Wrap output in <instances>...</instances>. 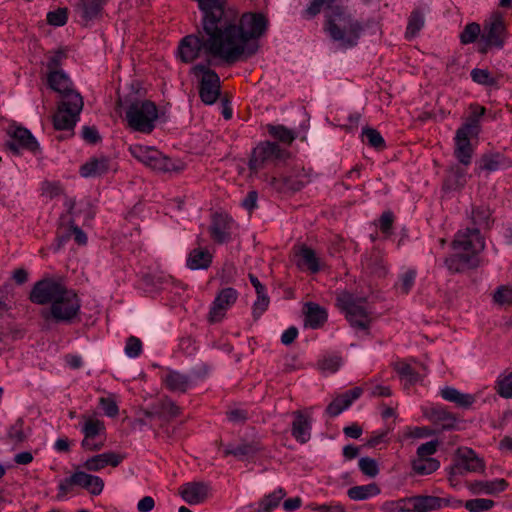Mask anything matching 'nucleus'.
Instances as JSON below:
<instances>
[{
    "label": "nucleus",
    "instance_id": "38",
    "mask_svg": "<svg viewBox=\"0 0 512 512\" xmlns=\"http://www.w3.org/2000/svg\"><path fill=\"white\" fill-rule=\"evenodd\" d=\"M156 414L159 418L171 420L179 417L182 414V408L179 407L173 400L166 397L159 401Z\"/></svg>",
    "mask_w": 512,
    "mask_h": 512
},
{
    "label": "nucleus",
    "instance_id": "20",
    "mask_svg": "<svg viewBox=\"0 0 512 512\" xmlns=\"http://www.w3.org/2000/svg\"><path fill=\"white\" fill-rule=\"evenodd\" d=\"M118 170L117 163L113 162L109 157L100 156L88 159L79 168V174L83 178H96L104 176L109 172Z\"/></svg>",
    "mask_w": 512,
    "mask_h": 512
},
{
    "label": "nucleus",
    "instance_id": "25",
    "mask_svg": "<svg viewBox=\"0 0 512 512\" xmlns=\"http://www.w3.org/2000/svg\"><path fill=\"white\" fill-rule=\"evenodd\" d=\"M363 393V388L354 387L340 395H337L327 406L326 412L331 417H336L357 400Z\"/></svg>",
    "mask_w": 512,
    "mask_h": 512
},
{
    "label": "nucleus",
    "instance_id": "6",
    "mask_svg": "<svg viewBox=\"0 0 512 512\" xmlns=\"http://www.w3.org/2000/svg\"><path fill=\"white\" fill-rule=\"evenodd\" d=\"M365 304V299L347 291L340 292L336 298V306L345 314L350 325L361 330H368L373 320Z\"/></svg>",
    "mask_w": 512,
    "mask_h": 512
},
{
    "label": "nucleus",
    "instance_id": "36",
    "mask_svg": "<svg viewBox=\"0 0 512 512\" xmlns=\"http://www.w3.org/2000/svg\"><path fill=\"white\" fill-rule=\"evenodd\" d=\"M424 24V12L419 8H415L408 17L407 27L404 34L405 39L408 41L414 39L422 30Z\"/></svg>",
    "mask_w": 512,
    "mask_h": 512
},
{
    "label": "nucleus",
    "instance_id": "41",
    "mask_svg": "<svg viewBox=\"0 0 512 512\" xmlns=\"http://www.w3.org/2000/svg\"><path fill=\"white\" fill-rule=\"evenodd\" d=\"M167 389L177 392H186L190 386L189 378L179 372L170 371L165 377Z\"/></svg>",
    "mask_w": 512,
    "mask_h": 512
},
{
    "label": "nucleus",
    "instance_id": "1",
    "mask_svg": "<svg viewBox=\"0 0 512 512\" xmlns=\"http://www.w3.org/2000/svg\"><path fill=\"white\" fill-rule=\"evenodd\" d=\"M29 299L38 305L49 304V313L56 322L71 323L80 313L81 300L78 294L63 283L52 278L37 281Z\"/></svg>",
    "mask_w": 512,
    "mask_h": 512
},
{
    "label": "nucleus",
    "instance_id": "9",
    "mask_svg": "<svg viewBox=\"0 0 512 512\" xmlns=\"http://www.w3.org/2000/svg\"><path fill=\"white\" fill-rule=\"evenodd\" d=\"M508 38L504 17L494 12L484 24V32L479 42V52L486 53L490 47L501 49Z\"/></svg>",
    "mask_w": 512,
    "mask_h": 512
},
{
    "label": "nucleus",
    "instance_id": "8",
    "mask_svg": "<svg viewBox=\"0 0 512 512\" xmlns=\"http://www.w3.org/2000/svg\"><path fill=\"white\" fill-rule=\"evenodd\" d=\"M191 74L199 84V97L206 105L216 103L220 96L221 81L219 75L208 65L196 64L191 68Z\"/></svg>",
    "mask_w": 512,
    "mask_h": 512
},
{
    "label": "nucleus",
    "instance_id": "49",
    "mask_svg": "<svg viewBox=\"0 0 512 512\" xmlns=\"http://www.w3.org/2000/svg\"><path fill=\"white\" fill-rule=\"evenodd\" d=\"M362 136L364 141L367 144L375 149H384L385 148V140L382 135L374 128H364L362 131Z\"/></svg>",
    "mask_w": 512,
    "mask_h": 512
},
{
    "label": "nucleus",
    "instance_id": "22",
    "mask_svg": "<svg viewBox=\"0 0 512 512\" xmlns=\"http://www.w3.org/2000/svg\"><path fill=\"white\" fill-rule=\"evenodd\" d=\"M179 494L190 505L203 503L211 495V487L205 482H188L180 486Z\"/></svg>",
    "mask_w": 512,
    "mask_h": 512
},
{
    "label": "nucleus",
    "instance_id": "19",
    "mask_svg": "<svg viewBox=\"0 0 512 512\" xmlns=\"http://www.w3.org/2000/svg\"><path fill=\"white\" fill-rule=\"evenodd\" d=\"M59 66V56H53L47 64V67L49 69V73L47 75V82L49 87L55 92L61 94L63 98L68 93H77L76 91L71 89L70 79L62 70L58 69Z\"/></svg>",
    "mask_w": 512,
    "mask_h": 512
},
{
    "label": "nucleus",
    "instance_id": "3",
    "mask_svg": "<svg viewBox=\"0 0 512 512\" xmlns=\"http://www.w3.org/2000/svg\"><path fill=\"white\" fill-rule=\"evenodd\" d=\"M485 248V240L478 228L459 230L452 241L453 255L446 260L450 269L460 271L478 265L477 255Z\"/></svg>",
    "mask_w": 512,
    "mask_h": 512
},
{
    "label": "nucleus",
    "instance_id": "4",
    "mask_svg": "<svg viewBox=\"0 0 512 512\" xmlns=\"http://www.w3.org/2000/svg\"><path fill=\"white\" fill-rule=\"evenodd\" d=\"M159 118L157 105L151 100H137L126 109L125 120L128 127L136 132L150 134Z\"/></svg>",
    "mask_w": 512,
    "mask_h": 512
},
{
    "label": "nucleus",
    "instance_id": "59",
    "mask_svg": "<svg viewBox=\"0 0 512 512\" xmlns=\"http://www.w3.org/2000/svg\"><path fill=\"white\" fill-rule=\"evenodd\" d=\"M394 223V215L391 211L383 212L379 218L380 231L389 236L391 234L392 226Z\"/></svg>",
    "mask_w": 512,
    "mask_h": 512
},
{
    "label": "nucleus",
    "instance_id": "60",
    "mask_svg": "<svg viewBox=\"0 0 512 512\" xmlns=\"http://www.w3.org/2000/svg\"><path fill=\"white\" fill-rule=\"evenodd\" d=\"M438 448V441H428L426 443L421 444L417 448V457L419 458H432Z\"/></svg>",
    "mask_w": 512,
    "mask_h": 512
},
{
    "label": "nucleus",
    "instance_id": "64",
    "mask_svg": "<svg viewBox=\"0 0 512 512\" xmlns=\"http://www.w3.org/2000/svg\"><path fill=\"white\" fill-rule=\"evenodd\" d=\"M258 193L255 190L249 191L243 199L241 205L249 213H252L257 208Z\"/></svg>",
    "mask_w": 512,
    "mask_h": 512
},
{
    "label": "nucleus",
    "instance_id": "34",
    "mask_svg": "<svg viewBox=\"0 0 512 512\" xmlns=\"http://www.w3.org/2000/svg\"><path fill=\"white\" fill-rule=\"evenodd\" d=\"M381 489L376 483L353 486L347 490V495L351 500L362 501L378 496Z\"/></svg>",
    "mask_w": 512,
    "mask_h": 512
},
{
    "label": "nucleus",
    "instance_id": "18",
    "mask_svg": "<svg viewBox=\"0 0 512 512\" xmlns=\"http://www.w3.org/2000/svg\"><path fill=\"white\" fill-rule=\"evenodd\" d=\"M394 369L404 381L405 388L422 381L428 375L426 366L415 360L398 361Z\"/></svg>",
    "mask_w": 512,
    "mask_h": 512
},
{
    "label": "nucleus",
    "instance_id": "62",
    "mask_svg": "<svg viewBox=\"0 0 512 512\" xmlns=\"http://www.w3.org/2000/svg\"><path fill=\"white\" fill-rule=\"evenodd\" d=\"M471 115L466 120L465 123L475 122L477 124L478 133L480 132V122L479 119L485 114L486 109L484 106H481L477 103L471 104L470 107Z\"/></svg>",
    "mask_w": 512,
    "mask_h": 512
},
{
    "label": "nucleus",
    "instance_id": "23",
    "mask_svg": "<svg viewBox=\"0 0 512 512\" xmlns=\"http://www.w3.org/2000/svg\"><path fill=\"white\" fill-rule=\"evenodd\" d=\"M416 498L417 512H429L433 510H440L442 508H460L462 501L450 497H438L430 495H418Z\"/></svg>",
    "mask_w": 512,
    "mask_h": 512
},
{
    "label": "nucleus",
    "instance_id": "2",
    "mask_svg": "<svg viewBox=\"0 0 512 512\" xmlns=\"http://www.w3.org/2000/svg\"><path fill=\"white\" fill-rule=\"evenodd\" d=\"M324 30L342 48L355 47L364 30L363 24L355 19L344 6H336L325 12Z\"/></svg>",
    "mask_w": 512,
    "mask_h": 512
},
{
    "label": "nucleus",
    "instance_id": "13",
    "mask_svg": "<svg viewBox=\"0 0 512 512\" xmlns=\"http://www.w3.org/2000/svg\"><path fill=\"white\" fill-rule=\"evenodd\" d=\"M478 136V128L475 122L464 123L456 131L454 137V156L463 165L471 164L474 148L470 138Z\"/></svg>",
    "mask_w": 512,
    "mask_h": 512
},
{
    "label": "nucleus",
    "instance_id": "50",
    "mask_svg": "<svg viewBox=\"0 0 512 512\" xmlns=\"http://www.w3.org/2000/svg\"><path fill=\"white\" fill-rule=\"evenodd\" d=\"M124 352L129 358H138L143 352V343L140 338L133 335L129 336L125 342Z\"/></svg>",
    "mask_w": 512,
    "mask_h": 512
},
{
    "label": "nucleus",
    "instance_id": "58",
    "mask_svg": "<svg viewBox=\"0 0 512 512\" xmlns=\"http://www.w3.org/2000/svg\"><path fill=\"white\" fill-rule=\"evenodd\" d=\"M319 365L323 371L335 373L341 367L342 359L339 356L324 358L323 360L320 361Z\"/></svg>",
    "mask_w": 512,
    "mask_h": 512
},
{
    "label": "nucleus",
    "instance_id": "10",
    "mask_svg": "<svg viewBox=\"0 0 512 512\" xmlns=\"http://www.w3.org/2000/svg\"><path fill=\"white\" fill-rule=\"evenodd\" d=\"M287 157H289V152L283 150L279 144L263 141L253 149L249 160V169L251 173L259 174L268 165Z\"/></svg>",
    "mask_w": 512,
    "mask_h": 512
},
{
    "label": "nucleus",
    "instance_id": "35",
    "mask_svg": "<svg viewBox=\"0 0 512 512\" xmlns=\"http://www.w3.org/2000/svg\"><path fill=\"white\" fill-rule=\"evenodd\" d=\"M286 492L283 488L279 487L273 492L265 495L253 508L252 512H271L278 507L280 501L285 497Z\"/></svg>",
    "mask_w": 512,
    "mask_h": 512
},
{
    "label": "nucleus",
    "instance_id": "12",
    "mask_svg": "<svg viewBox=\"0 0 512 512\" xmlns=\"http://www.w3.org/2000/svg\"><path fill=\"white\" fill-rule=\"evenodd\" d=\"M81 433L83 439L81 447L89 452L100 451L106 441V427L103 420L95 416H82Z\"/></svg>",
    "mask_w": 512,
    "mask_h": 512
},
{
    "label": "nucleus",
    "instance_id": "56",
    "mask_svg": "<svg viewBox=\"0 0 512 512\" xmlns=\"http://www.w3.org/2000/svg\"><path fill=\"white\" fill-rule=\"evenodd\" d=\"M62 187L59 182L46 181L41 186V194L47 199H53L62 194Z\"/></svg>",
    "mask_w": 512,
    "mask_h": 512
},
{
    "label": "nucleus",
    "instance_id": "43",
    "mask_svg": "<svg viewBox=\"0 0 512 512\" xmlns=\"http://www.w3.org/2000/svg\"><path fill=\"white\" fill-rule=\"evenodd\" d=\"M495 390L502 398H512V371H505L497 377Z\"/></svg>",
    "mask_w": 512,
    "mask_h": 512
},
{
    "label": "nucleus",
    "instance_id": "45",
    "mask_svg": "<svg viewBox=\"0 0 512 512\" xmlns=\"http://www.w3.org/2000/svg\"><path fill=\"white\" fill-rule=\"evenodd\" d=\"M105 4L106 0H80L79 7L84 18L92 19L101 13Z\"/></svg>",
    "mask_w": 512,
    "mask_h": 512
},
{
    "label": "nucleus",
    "instance_id": "39",
    "mask_svg": "<svg viewBox=\"0 0 512 512\" xmlns=\"http://www.w3.org/2000/svg\"><path fill=\"white\" fill-rule=\"evenodd\" d=\"M77 483H75V474L74 472L66 478H63L59 481L57 487L56 500L64 501L78 494L76 490Z\"/></svg>",
    "mask_w": 512,
    "mask_h": 512
},
{
    "label": "nucleus",
    "instance_id": "55",
    "mask_svg": "<svg viewBox=\"0 0 512 512\" xmlns=\"http://www.w3.org/2000/svg\"><path fill=\"white\" fill-rule=\"evenodd\" d=\"M270 299L267 293L257 295L252 307V314L255 319L259 318L269 307Z\"/></svg>",
    "mask_w": 512,
    "mask_h": 512
},
{
    "label": "nucleus",
    "instance_id": "28",
    "mask_svg": "<svg viewBox=\"0 0 512 512\" xmlns=\"http://www.w3.org/2000/svg\"><path fill=\"white\" fill-rule=\"evenodd\" d=\"M74 474L77 486L85 489L92 496H98L103 492L105 484L101 477L78 469L74 471Z\"/></svg>",
    "mask_w": 512,
    "mask_h": 512
},
{
    "label": "nucleus",
    "instance_id": "32",
    "mask_svg": "<svg viewBox=\"0 0 512 512\" xmlns=\"http://www.w3.org/2000/svg\"><path fill=\"white\" fill-rule=\"evenodd\" d=\"M508 482L505 479H494L491 481H475L469 485L473 494L493 495L506 490Z\"/></svg>",
    "mask_w": 512,
    "mask_h": 512
},
{
    "label": "nucleus",
    "instance_id": "27",
    "mask_svg": "<svg viewBox=\"0 0 512 512\" xmlns=\"http://www.w3.org/2000/svg\"><path fill=\"white\" fill-rule=\"evenodd\" d=\"M304 323L306 327L311 329L321 328L328 319L327 310L314 302H308L304 305Z\"/></svg>",
    "mask_w": 512,
    "mask_h": 512
},
{
    "label": "nucleus",
    "instance_id": "26",
    "mask_svg": "<svg viewBox=\"0 0 512 512\" xmlns=\"http://www.w3.org/2000/svg\"><path fill=\"white\" fill-rule=\"evenodd\" d=\"M423 415L430 422L441 426L443 429L453 428L456 423L455 415L445 406L435 405L423 409Z\"/></svg>",
    "mask_w": 512,
    "mask_h": 512
},
{
    "label": "nucleus",
    "instance_id": "63",
    "mask_svg": "<svg viewBox=\"0 0 512 512\" xmlns=\"http://www.w3.org/2000/svg\"><path fill=\"white\" fill-rule=\"evenodd\" d=\"M100 406L104 413L109 417H115L119 412L118 405L111 398H100Z\"/></svg>",
    "mask_w": 512,
    "mask_h": 512
},
{
    "label": "nucleus",
    "instance_id": "47",
    "mask_svg": "<svg viewBox=\"0 0 512 512\" xmlns=\"http://www.w3.org/2000/svg\"><path fill=\"white\" fill-rule=\"evenodd\" d=\"M391 511L397 512H417L415 496L402 498L396 501L386 503Z\"/></svg>",
    "mask_w": 512,
    "mask_h": 512
},
{
    "label": "nucleus",
    "instance_id": "40",
    "mask_svg": "<svg viewBox=\"0 0 512 512\" xmlns=\"http://www.w3.org/2000/svg\"><path fill=\"white\" fill-rule=\"evenodd\" d=\"M412 470L418 475H429L440 468V462L436 458L416 457L411 462Z\"/></svg>",
    "mask_w": 512,
    "mask_h": 512
},
{
    "label": "nucleus",
    "instance_id": "5",
    "mask_svg": "<svg viewBox=\"0 0 512 512\" xmlns=\"http://www.w3.org/2000/svg\"><path fill=\"white\" fill-rule=\"evenodd\" d=\"M130 154L146 167L158 172H180L184 169L181 160L165 156L152 146L132 144L128 147Z\"/></svg>",
    "mask_w": 512,
    "mask_h": 512
},
{
    "label": "nucleus",
    "instance_id": "31",
    "mask_svg": "<svg viewBox=\"0 0 512 512\" xmlns=\"http://www.w3.org/2000/svg\"><path fill=\"white\" fill-rule=\"evenodd\" d=\"M213 261V254L206 248L192 249L186 259V266L191 270L208 269Z\"/></svg>",
    "mask_w": 512,
    "mask_h": 512
},
{
    "label": "nucleus",
    "instance_id": "14",
    "mask_svg": "<svg viewBox=\"0 0 512 512\" xmlns=\"http://www.w3.org/2000/svg\"><path fill=\"white\" fill-rule=\"evenodd\" d=\"M238 225L227 213H215L212 215L209 226V234L216 244L228 243L232 240Z\"/></svg>",
    "mask_w": 512,
    "mask_h": 512
},
{
    "label": "nucleus",
    "instance_id": "51",
    "mask_svg": "<svg viewBox=\"0 0 512 512\" xmlns=\"http://www.w3.org/2000/svg\"><path fill=\"white\" fill-rule=\"evenodd\" d=\"M358 467L364 475L370 478L376 477L379 473V466L377 461L370 457L360 458L358 461Z\"/></svg>",
    "mask_w": 512,
    "mask_h": 512
},
{
    "label": "nucleus",
    "instance_id": "37",
    "mask_svg": "<svg viewBox=\"0 0 512 512\" xmlns=\"http://www.w3.org/2000/svg\"><path fill=\"white\" fill-rule=\"evenodd\" d=\"M267 131L272 138L288 146L291 145L297 137L292 129H289L282 124H268Z\"/></svg>",
    "mask_w": 512,
    "mask_h": 512
},
{
    "label": "nucleus",
    "instance_id": "44",
    "mask_svg": "<svg viewBox=\"0 0 512 512\" xmlns=\"http://www.w3.org/2000/svg\"><path fill=\"white\" fill-rule=\"evenodd\" d=\"M24 426V420L22 418H18L9 426L7 431V440L14 445L23 443L27 439Z\"/></svg>",
    "mask_w": 512,
    "mask_h": 512
},
{
    "label": "nucleus",
    "instance_id": "24",
    "mask_svg": "<svg viewBox=\"0 0 512 512\" xmlns=\"http://www.w3.org/2000/svg\"><path fill=\"white\" fill-rule=\"evenodd\" d=\"M123 460V455L109 451L89 457L83 462L82 468L89 472H98L107 466L117 467Z\"/></svg>",
    "mask_w": 512,
    "mask_h": 512
},
{
    "label": "nucleus",
    "instance_id": "11",
    "mask_svg": "<svg viewBox=\"0 0 512 512\" xmlns=\"http://www.w3.org/2000/svg\"><path fill=\"white\" fill-rule=\"evenodd\" d=\"M484 469V462L472 449L459 448L456 452L455 463L448 469V481L452 487H455L458 484V476L468 472H482Z\"/></svg>",
    "mask_w": 512,
    "mask_h": 512
},
{
    "label": "nucleus",
    "instance_id": "15",
    "mask_svg": "<svg viewBox=\"0 0 512 512\" xmlns=\"http://www.w3.org/2000/svg\"><path fill=\"white\" fill-rule=\"evenodd\" d=\"M269 183L278 192H295L301 190L308 183V178L302 167L294 166L285 175L271 177Z\"/></svg>",
    "mask_w": 512,
    "mask_h": 512
},
{
    "label": "nucleus",
    "instance_id": "30",
    "mask_svg": "<svg viewBox=\"0 0 512 512\" xmlns=\"http://www.w3.org/2000/svg\"><path fill=\"white\" fill-rule=\"evenodd\" d=\"M291 433L297 442L304 444L311 437V417L301 411L294 412Z\"/></svg>",
    "mask_w": 512,
    "mask_h": 512
},
{
    "label": "nucleus",
    "instance_id": "33",
    "mask_svg": "<svg viewBox=\"0 0 512 512\" xmlns=\"http://www.w3.org/2000/svg\"><path fill=\"white\" fill-rule=\"evenodd\" d=\"M512 162L501 153H489L482 155L479 162V169L493 172L499 169L510 167Z\"/></svg>",
    "mask_w": 512,
    "mask_h": 512
},
{
    "label": "nucleus",
    "instance_id": "42",
    "mask_svg": "<svg viewBox=\"0 0 512 512\" xmlns=\"http://www.w3.org/2000/svg\"><path fill=\"white\" fill-rule=\"evenodd\" d=\"M335 0H311V2L307 5L306 9L303 11V18L312 19L317 16L323 9L326 11L333 10Z\"/></svg>",
    "mask_w": 512,
    "mask_h": 512
},
{
    "label": "nucleus",
    "instance_id": "53",
    "mask_svg": "<svg viewBox=\"0 0 512 512\" xmlns=\"http://www.w3.org/2000/svg\"><path fill=\"white\" fill-rule=\"evenodd\" d=\"M415 279L416 270L408 269L401 275L397 288L400 290L401 293L408 294L412 287L414 286Z\"/></svg>",
    "mask_w": 512,
    "mask_h": 512
},
{
    "label": "nucleus",
    "instance_id": "57",
    "mask_svg": "<svg viewBox=\"0 0 512 512\" xmlns=\"http://www.w3.org/2000/svg\"><path fill=\"white\" fill-rule=\"evenodd\" d=\"M493 299L496 303L503 304H512V287L510 286H501L494 293Z\"/></svg>",
    "mask_w": 512,
    "mask_h": 512
},
{
    "label": "nucleus",
    "instance_id": "54",
    "mask_svg": "<svg viewBox=\"0 0 512 512\" xmlns=\"http://www.w3.org/2000/svg\"><path fill=\"white\" fill-rule=\"evenodd\" d=\"M47 23L60 27L67 23L68 20V13L66 8H58L57 10L50 11L47 13L46 16Z\"/></svg>",
    "mask_w": 512,
    "mask_h": 512
},
{
    "label": "nucleus",
    "instance_id": "7",
    "mask_svg": "<svg viewBox=\"0 0 512 512\" xmlns=\"http://www.w3.org/2000/svg\"><path fill=\"white\" fill-rule=\"evenodd\" d=\"M83 105V98L79 93H68L53 115L54 128L59 131H73L80 119Z\"/></svg>",
    "mask_w": 512,
    "mask_h": 512
},
{
    "label": "nucleus",
    "instance_id": "46",
    "mask_svg": "<svg viewBox=\"0 0 512 512\" xmlns=\"http://www.w3.org/2000/svg\"><path fill=\"white\" fill-rule=\"evenodd\" d=\"M481 27L476 22L468 23L460 33V42L463 45L474 43L479 37L481 38Z\"/></svg>",
    "mask_w": 512,
    "mask_h": 512
},
{
    "label": "nucleus",
    "instance_id": "29",
    "mask_svg": "<svg viewBox=\"0 0 512 512\" xmlns=\"http://www.w3.org/2000/svg\"><path fill=\"white\" fill-rule=\"evenodd\" d=\"M439 394L445 401L454 403L457 407L462 409L472 408L477 400L476 395L470 393H463L451 386H446L442 388Z\"/></svg>",
    "mask_w": 512,
    "mask_h": 512
},
{
    "label": "nucleus",
    "instance_id": "52",
    "mask_svg": "<svg viewBox=\"0 0 512 512\" xmlns=\"http://www.w3.org/2000/svg\"><path fill=\"white\" fill-rule=\"evenodd\" d=\"M472 80L480 85L493 86L497 80L486 69L475 68L471 71Z\"/></svg>",
    "mask_w": 512,
    "mask_h": 512
},
{
    "label": "nucleus",
    "instance_id": "21",
    "mask_svg": "<svg viewBox=\"0 0 512 512\" xmlns=\"http://www.w3.org/2000/svg\"><path fill=\"white\" fill-rule=\"evenodd\" d=\"M294 261L300 270L308 271L312 274H316L322 269L321 259L312 248L306 245L294 248Z\"/></svg>",
    "mask_w": 512,
    "mask_h": 512
},
{
    "label": "nucleus",
    "instance_id": "48",
    "mask_svg": "<svg viewBox=\"0 0 512 512\" xmlns=\"http://www.w3.org/2000/svg\"><path fill=\"white\" fill-rule=\"evenodd\" d=\"M495 505V502L491 499L486 498H476L470 499L466 502H462V506H464L469 512H484L492 509Z\"/></svg>",
    "mask_w": 512,
    "mask_h": 512
},
{
    "label": "nucleus",
    "instance_id": "61",
    "mask_svg": "<svg viewBox=\"0 0 512 512\" xmlns=\"http://www.w3.org/2000/svg\"><path fill=\"white\" fill-rule=\"evenodd\" d=\"M365 387L370 392V396L372 397H389L391 396V389L389 386L385 385H372V383H365Z\"/></svg>",
    "mask_w": 512,
    "mask_h": 512
},
{
    "label": "nucleus",
    "instance_id": "16",
    "mask_svg": "<svg viewBox=\"0 0 512 512\" xmlns=\"http://www.w3.org/2000/svg\"><path fill=\"white\" fill-rule=\"evenodd\" d=\"M238 296L237 290L232 287L221 289L210 306L209 321L212 323L220 322L227 311L236 303Z\"/></svg>",
    "mask_w": 512,
    "mask_h": 512
},
{
    "label": "nucleus",
    "instance_id": "17",
    "mask_svg": "<svg viewBox=\"0 0 512 512\" xmlns=\"http://www.w3.org/2000/svg\"><path fill=\"white\" fill-rule=\"evenodd\" d=\"M7 134L10 137L8 147L18 153L21 150L35 152L39 148V144L31 132L21 126L10 125Z\"/></svg>",
    "mask_w": 512,
    "mask_h": 512
}]
</instances>
